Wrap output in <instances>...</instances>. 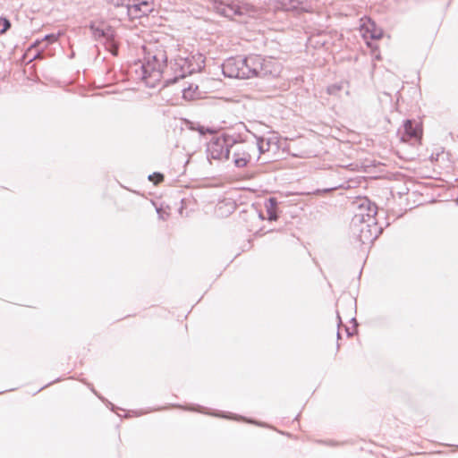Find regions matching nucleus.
Segmentation results:
<instances>
[{
    "mask_svg": "<svg viewBox=\"0 0 458 458\" xmlns=\"http://www.w3.org/2000/svg\"><path fill=\"white\" fill-rule=\"evenodd\" d=\"M157 212L158 214L159 218L162 220H165L166 217L168 216V214L163 212L161 208H157Z\"/></svg>",
    "mask_w": 458,
    "mask_h": 458,
    "instance_id": "21",
    "label": "nucleus"
},
{
    "mask_svg": "<svg viewBox=\"0 0 458 458\" xmlns=\"http://www.w3.org/2000/svg\"><path fill=\"white\" fill-rule=\"evenodd\" d=\"M204 92L201 91L198 85L191 84L188 88L182 89V97L187 100L201 98Z\"/></svg>",
    "mask_w": 458,
    "mask_h": 458,
    "instance_id": "13",
    "label": "nucleus"
},
{
    "mask_svg": "<svg viewBox=\"0 0 458 458\" xmlns=\"http://www.w3.org/2000/svg\"><path fill=\"white\" fill-rule=\"evenodd\" d=\"M333 189H324V190H318L317 191V193H321V192H327V191H332Z\"/></svg>",
    "mask_w": 458,
    "mask_h": 458,
    "instance_id": "23",
    "label": "nucleus"
},
{
    "mask_svg": "<svg viewBox=\"0 0 458 458\" xmlns=\"http://www.w3.org/2000/svg\"><path fill=\"white\" fill-rule=\"evenodd\" d=\"M362 30H365L366 33H369V37L373 39H378L383 35L382 30L377 28L376 24L369 20L367 23L362 25Z\"/></svg>",
    "mask_w": 458,
    "mask_h": 458,
    "instance_id": "14",
    "label": "nucleus"
},
{
    "mask_svg": "<svg viewBox=\"0 0 458 458\" xmlns=\"http://www.w3.org/2000/svg\"><path fill=\"white\" fill-rule=\"evenodd\" d=\"M267 4L268 7H273L275 10H284V11H293L301 7L305 0H267Z\"/></svg>",
    "mask_w": 458,
    "mask_h": 458,
    "instance_id": "12",
    "label": "nucleus"
},
{
    "mask_svg": "<svg viewBox=\"0 0 458 458\" xmlns=\"http://www.w3.org/2000/svg\"><path fill=\"white\" fill-rule=\"evenodd\" d=\"M255 150L253 145L239 144L233 151V163L235 166L242 168L247 166L252 160L251 151Z\"/></svg>",
    "mask_w": 458,
    "mask_h": 458,
    "instance_id": "10",
    "label": "nucleus"
},
{
    "mask_svg": "<svg viewBox=\"0 0 458 458\" xmlns=\"http://www.w3.org/2000/svg\"><path fill=\"white\" fill-rule=\"evenodd\" d=\"M170 69L174 74V78L167 79V82H175L178 79L184 78L188 74L200 69V66L194 62V57L190 55H178L174 58V62L171 63Z\"/></svg>",
    "mask_w": 458,
    "mask_h": 458,
    "instance_id": "5",
    "label": "nucleus"
},
{
    "mask_svg": "<svg viewBox=\"0 0 458 458\" xmlns=\"http://www.w3.org/2000/svg\"><path fill=\"white\" fill-rule=\"evenodd\" d=\"M155 7L153 1L131 0L127 13L131 19H139L149 14Z\"/></svg>",
    "mask_w": 458,
    "mask_h": 458,
    "instance_id": "9",
    "label": "nucleus"
},
{
    "mask_svg": "<svg viewBox=\"0 0 458 458\" xmlns=\"http://www.w3.org/2000/svg\"><path fill=\"white\" fill-rule=\"evenodd\" d=\"M144 57L134 64L136 79L147 87L155 88L166 67L167 55L162 45L148 43L143 46Z\"/></svg>",
    "mask_w": 458,
    "mask_h": 458,
    "instance_id": "2",
    "label": "nucleus"
},
{
    "mask_svg": "<svg viewBox=\"0 0 458 458\" xmlns=\"http://www.w3.org/2000/svg\"><path fill=\"white\" fill-rule=\"evenodd\" d=\"M229 143L225 137H213L207 146V157L208 159H227L230 154Z\"/></svg>",
    "mask_w": 458,
    "mask_h": 458,
    "instance_id": "7",
    "label": "nucleus"
},
{
    "mask_svg": "<svg viewBox=\"0 0 458 458\" xmlns=\"http://www.w3.org/2000/svg\"><path fill=\"white\" fill-rule=\"evenodd\" d=\"M199 131L200 132V134H204L206 131L211 132V131L209 129L205 130L204 127H200L199 129Z\"/></svg>",
    "mask_w": 458,
    "mask_h": 458,
    "instance_id": "22",
    "label": "nucleus"
},
{
    "mask_svg": "<svg viewBox=\"0 0 458 458\" xmlns=\"http://www.w3.org/2000/svg\"><path fill=\"white\" fill-rule=\"evenodd\" d=\"M364 214L365 215L368 214V209H366V208L364 209Z\"/></svg>",
    "mask_w": 458,
    "mask_h": 458,
    "instance_id": "26",
    "label": "nucleus"
},
{
    "mask_svg": "<svg viewBox=\"0 0 458 458\" xmlns=\"http://www.w3.org/2000/svg\"><path fill=\"white\" fill-rule=\"evenodd\" d=\"M314 39H315V38H314V37H312V38H310V44L314 41Z\"/></svg>",
    "mask_w": 458,
    "mask_h": 458,
    "instance_id": "25",
    "label": "nucleus"
},
{
    "mask_svg": "<svg viewBox=\"0 0 458 458\" xmlns=\"http://www.w3.org/2000/svg\"><path fill=\"white\" fill-rule=\"evenodd\" d=\"M59 35L60 34H57V35H55V34L46 35L45 38H43V41L44 40L47 41V44L55 42L58 39Z\"/></svg>",
    "mask_w": 458,
    "mask_h": 458,
    "instance_id": "20",
    "label": "nucleus"
},
{
    "mask_svg": "<svg viewBox=\"0 0 458 458\" xmlns=\"http://www.w3.org/2000/svg\"><path fill=\"white\" fill-rule=\"evenodd\" d=\"M109 4L115 7L125 6L127 9L130 6L131 0H106Z\"/></svg>",
    "mask_w": 458,
    "mask_h": 458,
    "instance_id": "16",
    "label": "nucleus"
},
{
    "mask_svg": "<svg viewBox=\"0 0 458 458\" xmlns=\"http://www.w3.org/2000/svg\"><path fill=\"white\" fill-rule=\"evenodd\" d=\"M342 89V86L339 84H333L327 87V93L330 95L336 94L340 89Z\"/></svg>",
    "mask_w": 458,
    "mask_h": 458,
    "instance_id": "19",
    "label": "nucleus"
},
{
    "mask_svg": "<svg viewBox=\"0 0 458 458\" xmlns=\"http://www.w3.org/2000/svg\"><path fill=\"white\" fill-rule=\"evenodd\" d=\"M256 146L259 154L276 155L279 150V140L276 135L256 139Z\"/></svg>",
    "mask_w": 458,
    "mask_h": 458,
    "instance_id": "11",
    "label": "nucleus"
},
{
    "mask_svg": "<svg viewBox=\"0 0 458 458\" xmlns=\"http://www.w3.org/2000/svg\"><path fill=\"white\" fill-rule=\"evenodd\" d=\"M11 26L10 21L7 19H0V33H4Z\"/></svg>",
    "mask_w": 458,
    "mask_h": 458,
    "instance_id": "17",
    "label": "nucleus"
},
{
    "mask_svg": "<svg viewBox=\"0 0 458 458\" xmlns=\"http://www.w3.org/2000/svg\"><path fill=\"white\" fill-rule=\"evenodd\" d=\"M355 205L357 211L352 219V232L361 243H371L381 233L375 218L377 207L367 198L358 199Z\"/></svg>",
    "mask_w": 458,
    "mask_h": 458,
    "instance_id": "3",
    "label": "nucleus"
},
{
    "mask_svg": "<svg viewBox=\"0 0 458 458\" xmlns=\"http://www.w3.org/2000/svg\"><path fill=\"white\" fill-rule=\"evenodd\" d=\"M276 206L277 201L274 198H270L265 204L267 214V219L270 221L277 219Z\"/></svg>",
    "mask_w": 458,
    "mask_h": 458,
    "instance_id": "15",
    "label": "nucleus"
},
{
    "mask_svg": "<svg viewBox=\"0 0 458 458\" xmlns=\"http://www.w3.org/2000/svg\"><path fill=\"white\" fill-rule=\"evenodd\" d=\"M281 69V64L277 60L259 55L231 57L222 65L224 75L235 79L276 77L280 74Z\"/></svg>",
    "mask_w": 458,
    "mask_h": 458,
    "instance_id": "1",
    "label": "nucleus"
},
{
    "mask_svg": "<svg viewBox=\"0 0 458 458\" xmlns=\"http://www.w3.org/2000/svg\"><path fill=\"white\" fill-rule=\"evenodd\" d=\"M90 31L95 40L105 44L106 50L114 55L118 53L114 29L105 21H92L89 25Z\"/></svg>",
    "mask_w": 458,
    "mask_h": 458,
    "instance_id": "4",
    "label": "nucleus"
},
{
    "mask_svg": "<svg viewBox=\"0 0 458 458\" xmlns=\"http://www.w3.org/2000/svg\"><path fill=\"white\" fill-rule=\"evenodd\" d=\"M219 12L224 16L232 19L234 16H248L251 18H259L263 15L265 9L262 7H256L248 3H243L241 4H229L222 6Z\"/></svg>",
    "mask_w": 458,
    "mask_h": 458,
    "instance_id": "6",
    "label": "nucleus"
},
{
    "mask_svg": "<svg viewBox=\"0 0 458 458\" xmlns=\"http://www.w3.org/2000/svg\"><path fill=\"white\" fill-rule=\"evenodd\" d=\"M222 417H224V418H229V417H228V416H226V415H222Z\"/></svg>",
    "mask_w": 458,
    "mask_h": 458,
    "instance_id": "27",
    "label": "nucleus"
},
{
    "mask_svg": "<svg viewBox=\"0 0 458 458\" xmlns=\"http://www.w3.org/2000/svg\"><path fill=\"white\" fill-rule=\"evenodd\" d=\"M400 140L403 142L415 143L420 140L421 130L419 124L411 120H406L397 131Z\"/></svg>",
    "mask_w": 458,
    "mask_h": 458,
    "instance_id": "8",
    "label": "nucleus"
},
{
    "mask_svg": "<svg viewBox=\"0 0 458 458\" xmlns=\"http://www.w3.org/2000/svg\"><path fill=\"white\" fill-rule=\"evenodd\" d=\"M164 179V175L159 173H154L148 176V180L155 182V184L162 182Z\"/></svg>",
    "mask_w": 458,
    "mask_h": 458,
    "instance_id": "18",
    "label": "nucleus"
},
{
    "mask_svg": "<svg viewBox=\"0 0 458 458\" xmlns=\"http://www.w3.org/2000/svg\"><path fill=\"white\" fill-rule=\"evenodd\" d=\"M316 44H321L324 46L326 44V41L325 40L324 41H316Z\"/></svg>",
    "mask_w": 458,
    "mask_h": 458,
    "instance_id": "24",
    "label": "nucleus"
}]
</instances>
